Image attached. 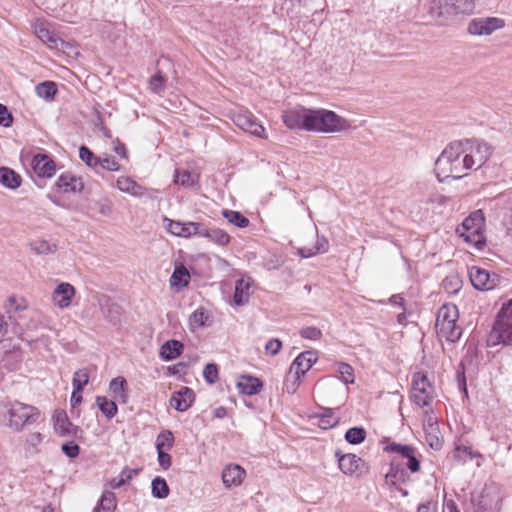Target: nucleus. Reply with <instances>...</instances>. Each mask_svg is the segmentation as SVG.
Listing matches in <instances>:
<instances>
[{"label":"nucleus","instance_id":"3c124183","mask_svg":"<svg viewBox=\"0 0 512 512\" xmlns=\"http://www.w3.org/2000/svg\"><path fill=\"white\" fill-rule=\"evenodd\" d=\"M89 381V373L86 369H80L74 373L72 385L73 389L83 391Z\"/></svg>","mask_w":512,"mask_h":512},{"label":"nucleus","instance_id":"c9c22d12","mask_svg":"<svg viewBox=\"0 0 512 512\" xmlns=\"http://www.w3.org/2000/svg\"><path fill=\"white\" fill-rule=\"evenodd\" d=\"M96 403H97L99 410L108 419L113 418L118 412V408H117L115 401L109 400L105 396H97Z\"/></svg>","mask_w":512,"mask_h":512},{"label":"nucleus","instance_id":"412c9836","mask_svg":"<svg viewBox=\"0 0 512 512\" xmlns=\"http://www.w3.org/2000/svg\"><path fill=\"white\" fill-rule=\"evenodd\" d=\"M55 185L63 193L81 192L84 188L81 178L76 177L69 172L61 174L58 177Z\"/></svg>","mask_w":512,"mask_h":512},{"label":"nucleus","instance_id":"603ef678","mask_svg":"<svg viewBox=\"0 0 512 512\" xmlns=\"http://www.w3.org/2000/svg\"><path fill=\"white\" fill-rule=\"evenodd\" d=\"M337 371L340 374V379L345 384H352L354 383V374H353V368L351 365L341 362L337 364Z\"/></svg>","mask_w":512,"mask_h":512},{"label":"nucleus","instance_id":"bb28decb","mask_svg":"<svg viewBox=\"0 0 512 512\" xmlns=\"http://www.w3.org/2000/svg\"><path fill=\"white\" fill-rule=\"evenodd\" d=\"M251 295V282L250 279H239L235 285L233 300L238 306L244 305L248 302Z\"/></svg>","mask_w":512,"mask_h":512},{"label":"nucleus","instance_id":"2f4dec72","mask_svg":"<svg viewBox=\"0 0 512 512\" xmlns=\"http://www.w3.org/2000/svg\"><path fill=\"white\" fill-rule=\"evenodd\" d=\"M117 506L115 493L104 491L93 512H114Z\"/></svg>","mask_w":512,"mask_h":512},{"label":"nucleus","instance_id":"393cba45","mask_svg":"<svg viewBox=\"0 0 512 512\" xmlns=\"http://www.w3.org/2000/svg\"><path fill=\"white\" fill-rule=\"evenodd\" d=\"M54 429L61 435L76 434L77 427L74 426L68 419L67 414L64 411H57L53 415Z\"/></svg>","mask_w":512,"mask_h":512},{"label":"nucleus","instance_id":"de8ad7c7","mask_svg":"<svg viewBox=\"0 0 512 512\" xmlns=\"http://www.w3.org/2000/svg\"><path fill=\"white\" fill-rule=\"evenodd\" d=\"M43 440V435L40 432L29 433L25 438V451L28 453H37L38 446Z\"/></svg>","mask_w":512,"mask_h":512},{"label":"nucleus","instance_id":"4be33fe9","mask_svg":"<svg viewBox=\"0 0 512 512\" xmlns=\"http://www.w3.org/2000/svg\"><path fill=\"white\" fill-rule=\"evenodd\" d=\"M199 237L207 238L209 241L221 247L227 246L231 240L230 235L226 231L217 227L209 228L202 223Z\"/></svg>","mask_w":512,"mask_h":512},{"label":"nucleus","instance_id":"423d86ee","mask_svg":"<svg viewBox=\"0 0 512 512\" xmlns=\"http://www.w3.org/2000/svg\"><path fill=\"white\" fill-rule=\"evenodd\" d=\"M475 9V0H432L427 12L432 19L448 20L458 14H470Z\"/></svg>","mask_w":512,"mask_h":512},{"label":"nucleus","instance_id":"a211bd4d","mask_svg":"<svg viewBox=\"0 0 512 512\" xmlns=\"http://www.w3.org/2000/svg\"><path fill=\"white\" fill-rule=\"evenodd\" d=\"M31 166L35 174L41 178H51L56 171L55 162L47 154L34 155Z\"/></svg>","mask_w":512,"mask_h":512},{"label":"nucleus","instance_id":"6e6d98bb","mask_svg":"<svg viewBox=\"0 0 512 512\" xmlns=\"http://www.w3.org/2000/svg\"><path fill=\"white\" fill-rule=\"evenodd\" d=\"M299 333L302 338L313 341L319 340L322 337L321 330L314 326L303 327Z\"/></svg>","mask_w":512,"mask_h":512},{"label":"nucleus","instance_id":"09e8293b","mask_svg":"<svg viewBox=\"0 0 512 512\" xmlns=\"http://www.w3.org/2000/svg\"><path fill=\"white\" fill-rule=\"evenodd\" d=\"M339 419L335 416L332 409H325L319 418V426L322 429H329L338 423Z\"/></svg>","mask_w":512,"mask_h":512},{"label":"nucleus","instance_id":"e2e57ef3","mask_svg":"<svg viewBox=\"0 0 512 512\" xmlns=\"http://www.w3.org/2000/svg\"><path fill=\"white\" fill-rule=\"evenodd\" d=\"M157 456L158 464L162 469L167 470L171 467L172 458L168 454V451H157Z\"/></svg>","mask_w":512,"mask_h":512},{"label":"nucleus","instance_id":"5701e85b","mask_svg":"<svg viewBox=\"0 0 512 512\" xmlns=\"http://www.w3.org/2000/svg\"><path fill=\"white\" fill-rule=\"evenodd\" d=\"M75 295L74 287L69 283L59 284L53 292V302L60 308H67L71 304L72 297Z\"/></svg>","mask_w":512,"mask_h":512},{"label":"nucleus","instance_id":"f704fd0d","mask_svg":"<svg viewBox=\"0 0 512 512\" xmlns=\"http://www.w3.org/2000/svg\"><path fill=\"white\" fill-rule=\"evenodd\" d=\"M35 92L38 97L46 101H52L57 92V85L52 81H44L36 85Z\"/></svg>","mask_w":512,"mask_h":512},{"label":"nucleus","instance_id":"6e6552de","mask_svg":"<svg viewBox=\"0 0 512 512\" xmlns=\"http://www.w3.org/2000/svg\"><path fill=\"white\" fill-rule=\"evenodd\" d=\"M434 389L427 376L421 372L413 375L412 379V401L420 408L429 406L433 400Z\"/></svg>","mask_w":512,"mask_h":512},{"label":"nucleus","instance_id":"79ce46f5","mask_svg":"<svg viewBox=\"0 0 512 512\" xmlns=\"http://www.w3.org/2000/svg\"><path fill=\"white\" fill-rule=\"evenodd\" d=\"M197 175L187 170H176L174 174V182L183 187H192L197 182Z\"/></svg>","mask_w":512,"mask_h":512},{"label":"nucleus","instance_id":"b1692460","mask_svg":"<svg viewBox=\"0 0 512 512\" xmlns=\"http://www.w3.org/2000/svg\"><path fill=\"white\" fill-rule=\"evenodd\" d=\"M408 474L402 467L401 463L394 458L391 462L390 469L385 475L386 484L396 487L398 484L405 483Z\"/></svg>","mask_w":512,"mask_h":512},{"label":"nucleus","instance_id":"39448f33","mask_svg":"<svg viewBox=\"0 0 512 512\" xmlns=\"http://www.w3.org/2000/svg\"><path fill=\"white\" fill-rule=\"evenodd\" d=\"M499 344L512 346V299L502 305L487 338L488 346Z\"/></svg>","mask_w":512,"mask_h":512},{"label":"nucleus","instance_id":"f257e3e1","mask_svg":"<svg viewBox=\"0 0 512 512\" xmlns=\"http://www.w3.org/2000/svg\"><path fill=\"white\" fill-rule=\"evenodd\" d=\"M461 140L449 143L435 161V174L440 182L447 178L461 179L471 170Z\"/></svg>","mask_w":512,"mask_h":512},{"label":"nucleus","instance_id":"7ed1b4c3","mask_svg":"<svg viewBox=\"0 0 512 512\" xmlns=\"http://www.w3.org/2000/svg\"><path fill=\"white\" fill-rule=\"evenodd\" d=\"M350 127L351 124L347 119L342 118L333 111L309 109L305 130L322 133H338L346 131Z\"/></svg>","mask_w":512,"mask_h":512},{"label":"nucleus","instance_id":"c756f323","mask_svg":"<svg viewBox=\"0 0 512 512\" xmlns=\"http://www.w3.org/2000/svg\"><path fill=\"white\" fill-rule=\"evenodd\" d=\"M237 386L241 393L252 396L259 393L262 383L253 376H243Z\"/></svg>","mask_w":512,"mask_h":512},{"label":"nucleus","instance_id":"4d7b16f0","mask_svg":"<svg viewBox=\"0 0 512 512\" xmlns=\"http://www.w3.org/2000/svg\"><path fill=\"white\" fill-rule=\"evenodd\" d=\"M164 83H165L164 76L160 72H158L157 74H155L154 76H152L150 78V81H149L150 89L155 93H160L164 90Z\"/></svg>","mask_w":512,"mask_h":512},{"label":"nucleus","instance_id":"49530a36","mask_svg":"<svg viewBox=\"0 0 512 512\" xmlns=\"http://www.w3.org/2000/svg\"><path fill=\"white\" fill-rule=\"evenodd\" d=\"M30 245H31V249L35 253L40 254V255L55 253L57 250L56 244H51L48 241L43 240V239L35 240Z\"/></svg>","mask_w":512,"mask_h":512},{"label":"nucleus","instance_id":"8fccbe9b","mask_svg":"<svg viewBox=\"0 0 512 512\" xmlns=\"http://www.w3.org/2000/svg\"><path fill=\"white\" fill-rule=\"evenodd\" d=\"M119 169L120 165L114 156L105 154L103 157H100L97 173H99L101 170L118 171Z\"/></svg>","mask_w":512,"mask_h":512},{"label":"nucleus","instance_id":"20e7f679","mask_svg":"<svg viewBox=\"0 0 512 512\" xmlns=\"http://www.w3.org/2000/svg\"><path fill=\"white\" fill-rule=\"evenodd\" d=\"M458 318L459 311L456 305H443L437 313L435 324L438 337L449 342H456L462 334L461 327L457 325Z\"/></svg>","mask_w":512,"mask_h":512},{"label":"nucleus","instance_id":"774afa93","mask_svg":"<svg viewBox=\"0 0 512 512\" xmlns=\"http://www.w3.org/2000/svg\"><path fill=\"white\" fill-rule=\"evenodd\" d=\"M139 472L140 469H130L125 467L120 474L123 475V479L128 483L134 476L138 475Z\"/></svg>","mask_w":512,"mask_h":512},{"label":"nucleus","instance_id":"ea45409f","mask_svg":"<svg viewBox=\"0 0 512 512\" xmlns=\"http://www.w3.org/2000/svg\"><path fill=\"white\" fill-rule=\"evenodd\" d=\"M101 311L103 315L110 321V322H117L119 320L120 316V306L110 301V299L106 298L105 302H102L101 304Z\"/></svg>","mask_w":512,"mask_h":512},{"label":"nucleus","instance_id":"473e14b6","mask_svg":"<svg viewBox=\"0 0 512 512\" xmlns=\"http://www.w3.org/2000/svg\"><path fill=\"white\" fill-rule=\"evenodd\" d=\"M21 177L12 169L7 167L0 168V183L10 189H16L21 185Z\"/></svg>","mask_w":512,"mask_h":512},{"label":"nucleus","instance_id":"a19ab883","mask_svg":"<svg viewBox=\"0 0 512 512\" xmlns=\"http://www.w3.org/2000/svg\"><path fill=\"white\" fill-rule=\"evenodd\" d=\"M222 215L229 223L239 228H245L250 223L249 219L238 211L223 210Z\"/></svg>","mask_w":512,"mask_h":512},{"label":"nucleus","instance_id":"1a4fd4ad","mask_svg":"<svg viewBox=\"0 0 512 512\" xmlns=\"http://www.w3.org/2000/svg\"><path fill=\"white\" fill-rule=\"evenodd\" d=\"M338 461V467L342 473L348 476H361L368 471L365 461L356 454H342L340 450L335 452Z\"/></svg>","mask_w":512,"mask_h":512},{"label":"nucleus","instance_id":"dca6fc26","mask_svg":"<svg viewBox=\"0 0 512 512\" xmlns=\"http://www.w3.org/2000/svg\"><path fill=\"white\" fill-rule=\"evenodd\" d=\"M317 361V355L314 351H305L300 353L292 362L289 368V376L296 375L297 378H302L307 371Z\"/></svg>","mask_w":512,"mask_h":512},{"label":"nucleus","instance_id":"4c0bfd02","mask_svg":"<svg viewBox=\"0 0 512 512\" xmlns=\"http://www.w3.org/2000/svg\"><path fill=\"white\" fill-rule=\"evenodd\" d=\"M169 492V486L164 478L158 476L152 480L151 493L153 497L158 499H164L168 497Z\"/></svg>","mask_w":512,"mask_h":512},{"label":"nucleus","instance_id":"f3484780","mask_svg":"<svg viewBox=\"0 0 512 512\" xmlns=\"http://www.w3.org/2000/svg\"><path fill=\"white\" fill-rule=\"evenodd\" d=\"M309 109L298 106L285 111L282 115L284 124L289 129L305 130Z\"/></svg>","mask_w":512,"mask_h":512},{"label":"nucleus","instance_id":"338daca9","mask_svg":"<svg viewBox=\"0 0 512 512\" xmlns=\"http://www.w3.org/2000/svg\"><path fill=\"white\" fill-rule=\"evenodd\" d=\"M314 248L317 250V253H326L329 248V243L324 237L318 238Z\"/></svg>","mask_w":512,"mask_h":512},{"label":"nucleus","instance_id":"cd10ccee","mask_svg":"<svg viewBox=\"0 0 512 512\" xmlns=\"http://www.w3.org/2000/svg\"><path fill=\"white\" fill-rule=\"evenodd\" d=\"M116 186L121 192L128 193L135 197H142L145 194V188L130 177H119Z\"/></svg>","mask_w":512,"mask_h":512},{"label":"nucleus","instance_id":"f8f14e48","mask_svg":"<svg viewBox=\"0 0 512 512\" xmlns=\"http://www.w3.org/2000/svg\"><path fill=\"white\" fill-rule=\"evenodd\" d=\"M469 277L473 287L480 291L492 290L500 281L496 273H490L488 270L479 267H472Z\"/></svg>","mask_w":512,"mask_h":512},{"label":"nucleus","instance_id":"72a5a7b5","mask_svg":"<svg viewBox=\"0 0 512 512\" xmlns=\"http://www.w3.org/2000/svg\"><path fill=\"white\" fill-rule=\"evenodd\" d=\"M209 319L210 315L204 308L196 309L189 317L190 330L195 331L198 328L206 326Z\"/></svg>","mask_w":512,"mask_h":512},{"label":"nucleus","instance_id":"6ab92c4d","mask_svg":"<svg viewBox=\"0 0 512 512\" xmlns=\"http://www.w3.org/2000/svg\"><path fill=\"white\" fill-rule=\"evenodd\" d=\"M195 400V393L191 388L182 387L172 394L170 405L179 412L188 410Z\"/></svg>","mask_w":512,"mask_h":512},{"label":"nucleus","instance_id":"9b49d317","mask_svg":"<svg viewBox=\"0 0 512 512\" xmlns=\"http://www.w3.org/2000/svg\"><path fill=\"white\" fill-rule=\"evenodd\" d=\"M505 21L498 17H482L472 19L468 23L467 31L475 36H488L496 30L502 29Z\"/></svg>","mask_w":512,"mask_h":512},{"label":"nucleus","instance_id":"a878e982","mask_svg":"<svg viewBox=\"0 0 512 512\" xmlns=\"http://www.w3.org/2000/svg\"><path fill=\"white\" fill-rule=\"evenodd\" d=\"M36 36L50 48L59 49L64 44V41L59 38L54 32L50 31L45 25L40 24L35 27Z\"/></svg>","mask_w":512,"mask_h":512},{"label":"nucleus","instance_id":"2eb2a0df","mask_svg":"<svg viewBox=\"0 0 512 512\" xmlns=\"http://www.w3.org/2000/svg\"><path fill=\"white\" fill-rule=\"evenodd\" d=\"M168 232L177 237L190 238L199 236L201 223L199 222H180L169 218H164Z\"/></svg>","mask_w":512,"mask_h":512},{"label":"nucleus","instance_id":"f03ea898","mask_svg":"<svg viewBox=\"0 0 512 512\" xmlns=\"http://www.w3.org/2000/svg\"><path fill=\"white\" fill-rule=\"evenodd\" d=\"M40 416L38 408L19 401H7L0 404V418L5 426L14 432H20L34 424Z\"/></svg>","mask_w":512,"mask_h":512},{"label":"nucleus","instance_id":"0eeeda50","mask_svg":"<svg viewBox=\"0 0 512 512\" xmlns=\"http://www.w3.org/2000/svg\"><path fill=\"white\" fill-rule=\"evenodd\" d=\"M461 141L464 152L467 154L466 161L469 162L471 170L476 171L482 168L493 155V146L482 139L473 138Z\"/></svg>","mask_w":512,"mask_h":512},{"label":"nucleus","instance_id":"0e129e2a","mask_svg":"<svg viewBox=\"0 0 512 512\" xmlns=\"http://www.w3.org/2000/svg\"><path fill=\"white\" fill-rule=\"evenodd\" d=\"M13 118L11 113L8 111V108L0 104V125L4 127H9L12 124Z\"/></svg>","mask_w":512,"mask_h":512},{"label":"nucleus","instance_id":"052dcab7","mask_svg":"<svg viewBox=\"0 0 512 512\" xmlns=\"http://www.w3.org/2000/svg\"><path fill=\"white\" fill-rule=\"evenodd\" d=\"M62 452L69 458H75L79 455L80 448L74 442H68L62 445Z\"/></svg>","mask_w":512,"mask_h":512},{"label":"nucleus","instance_id":"a18cd8bd","mask_svg":"<svg viewBox=\"0 0 512 512\" xmlns=\"http://www.w3.org/2000/svg\"><path fill=\"white\" fill-rule=\"evenodd\" d=\"M366 438V431L362 427H352L345 433V440L353 445L362 443Z\"/></svg>","mask_w":512,"mask_h":512},{"label":"nucleus","instance_id":"e433bc0d","mask_svg":"<svg viewBox=\"0 0 512 512\" xmlns=\"http://www.w3.org/2000/svg\"><path fill=\"white\" fill-rule=\"evenodd\" d=\"M174 435L170 430H162L156 438L157 451H169L174 445Z\"/></svg>","mask_w":512,"mask_h":512},{"label":"nucleus","instance_id":"9d476101","mask_svg":"<svg viewBox=\"0 0 512 512\" xmlns=\"http://www.w3.org/2000/svg\"><path fill=\"white\" fill-rule=\"evenodd\" d=\"M484 223V217L480 210L472 213L469 217L464 219L462 228L465 230L461 232L460 236L464 241L472 243L476 246L482 243V234L480 230Z\"/></svg>","mask_w":512,"mask_h":512},{"label":"nucleus","instance_id":"680f3d73","mask_svg":"<svg viewBox=\"0 0 512 512\" xmlns=\"http://www.w3.org/2000/svg\"><path fill=\"white\" fill-rule=\"evenodd\" d=\"M429 427L431 429V432L427 433V440L429 441V445L434 449H440L442 446V443H441L440 439L436 435H433V433H432L434 430L437 429L436 424L431 423L429 421Z\"/></svg>","mask_w":512,"mask_h":512},{"label":"nucleus","instance_id":"7c9ffc66","mask_svg":"<svg viewBox=\"0 0 512 512\" xmlns=\"http://www.w3.org/2000/svg\"><path fill=\"white\" fill-rule=\"evenodd\" d=\"M110 391L114 397L121 403H126L128 399L127 382L124 377L113 378L109 385Z\"/></svg>","mask_w":512,"mask_h":512},{"label":"nucleus","instance_id":"13d9d810","mask_svg":"<svg viewBox=\"0 0 512 512\" xmlns=\"http://www.w3.org/2000/svg\"><path fill=\"white\" fill-rule=\"evenodd\" d=\"M300 380L301 378H297L296 375L289 376L288 374L284 382V390L288 394H294L299 387Z\"/></svg>","mask_w":512,"mask_h":512},{"label":"nucleus","instance_id":"5fc2aeb1","mask_svg":"<svg viewBox=\"0 0 512 512\" xmlns=\"http://www.w3.org/2000/svg\"><path fill=\"white\" fill-rule=\"evenodd\" d=\"M203 377L209 384H214L218 379V368L214 363H208L203 369Z\"/></svg>","mask_w":512,"mask_h":512},{"label":"nucleus","instance_id":"37998d69","mask_svg":"<svg viewBox=\"0 0 512 512\" xmlns=\"http://www.w3.org/2000/svg\"><path fill=\"white\" fill-rule=\"evenodd\" d=\"M79 157L88 167L98 172L100 157L96 156L88 147L83 145L79 148Z\"/></svg>","mask_w":512,"mask_h":512},{"label":"nucleus","instance_id":"aec40b11","mask_svg":"<svg viewBox=\"0 0 512 512\" xmlns=\"http://www.w3.org/2000/svg\"><path fill=\"white\" fill-rule=\"evenodd\" d=\"M246 476L245 470L238 464H229L222 471V482L226 488L239 486Z\"/></svg>","mask_w":512,"mask_h":512},{"label":"nucleus","instance_id":"ddd939ff","mask_svg":"<svg viewBox=\"0 0 512 512\" xmlns=\"http://www.w3.org/2000/svg\"><path fill=\"white\" fill-rule=\"evenodd\" d=\"M386 450L398 454L403 459H406V466L411 473H416L420 470V454L416 448L411 445L391 443L386 447Z\"/></svg>","mask_w":512,"mask_h":512},{"label":"nucleus","instance_id":"bf43d9fd","mask_svg":"<svg viewBox=\"0 0 512 512\" xmlns=\"http://www.w3.org/2000/svg\"><path fill=\"white\" fill-rule=\"evenodd\" d=\"M282 348V342L278 338L270 339L266 345L265 350L268 354L275 356Z\"/></svg>","mask_w":512,"mask_h":512},{"label":"nucleus","instance_id":"c03bdc74","mask_svg":"<svg viewBox=\"0 0 512 512\" xmlns=\"http://www.w3.org/2000/svg\"><path fill=\"white\" fill-rule=\"evenodd\" d=\"M475 457L482 458V455L474 452L470 447L457 446L454 450V458L461 463H466Z\"/></svg>","mask_w":512,"mask_h":512},{"label":"nucleus","instance_id":"58836bf2","mask_svg":"<svg viewBox=\"0 0 512 512\" xmlns=\"http://www.w3.org/2000/svg\"><path fill=\"white\" fill-rule=\"evenodd\" d=\"M190 274L187 268L183 265L177 266L170 278L171 286H187L189 283Z\"/></svg>","mask_w":512,"mask_h":512},{"label":"nucleus","instance_id":"69168bd1","mask_svg":"<svg viewBox=\"0 0 512 512\" xmlns=\"http://www.w3.org/2000/svg\"><path fill=\"white\" fill-rule=\"evenodd\" d=\"M437 503L434 501H427L418 506L417 512H436Z\"/></svg>","mask_w":512,"mask_h":512},{"label":"nucleus","instance_id":"4468645a","mask_svg":"<svg viewBox=\"0 0 512 512\" xmlns=\"http://www.w3.org/2000/svg\"><path fill=\"white\" fill-rule=\"evenodd\" d=\"M233 123L245 132L263 137L265 129L249 111H239L232 117Z\"/></svg>","mask_w":512,"mask_h":512},{"label":"nucleus","instance_id":"864d4df0","mask_svg":"<svg viewBox=\"0 0 512 512\" xmlns=\"http://www.w3.org/2000/svg\"><path fill=\"white\" fill-rule=\"evenodd\" d=\"M28 307L27 301L24 298H18L16 296H10L7 300L8 312H20L26 310Z\"/></svg>","mask_w":512,"mask_h":512},{"label":"nucleus","instance_id":"c85d7f7f","mask_svg":"<svg viewBox=\"0 0 512 512\" xmlns=\"http://www.w3.org/2000/svg\"><path fill=\"white\" fill-rule=\"evenodd\" d=\"M183 344L178 340L166 341L160 349V356L166 361L176 359L183 351Z\"/></svg>","mask_w":512,"mask_h":512}]
</instances>
